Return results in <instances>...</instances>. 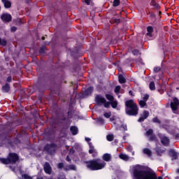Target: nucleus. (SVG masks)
Returning <instances> with one entry per match:
<instances>
[{
    "label": "nucleus",
    "instance_id": "6e6552de",
    "mask_svg": "<svg viewBox=\"0 0 179 179\" xmlns=\"http://www.w3.org/2000/svg\"><path fill=\"white\" fill-rule=\"evenodd\" d=\"M159 138L161 139V143L163 145L169 146L170 143V140L169 137H166L164 135L159 136Z\"/></svg>",
    "mask_w": 179,
    "mask_h": 179
},
{
    "label": "nucleus",
    "instance_id": "473e14b6",
    "mask_svg": "<svg viewBox=\"0 0 179 179\" xmlns=\"http://www.w3.org/2000/svg\"><path fill=\"white\" fill-rule=\"evenodd\" d=\"M22 179H33L32 177L29 176L28 175H22Z\"/></svg>",
    "mask_w": 179,
    "mask_h": 179
},
{
    "label": "nucleus",
    "instance_id": "3c124183",
    "mask_svg": "<svg viewBox=\"0 0 179 179\" xmlns=\"http://www.w3.org/2000/svg\"><path fill=\"white\" fill-rule=\"evenodd\" d=\"M131 155H134V151H133V152H131Z\"/></svg>",
    "mask_w": 179,
    "mask_h": 179
},
{
    "label": "nucleus",
    "instance_id": "09e8293b",
    "mask_svg": "<svg viewBox=\"0 0 179 179\" xmlns=\"http://www.w3.org/2000/svg\"><path fill=\"white\" fill-rule=\"evenodd\" d=\"M155 1H152V6H155Z\"/></svg>",
    "mask_w": 179,
    "mask_h": 179
},
{
    "label": "nucleus",
    "instance_id": "7ed1b4c3",
    "mask_svg": "<svg viewBox=\"0 0 179 179\" xmlns=\"http://www.w3.org/2000/svg\"><path fill=\"white\" fill-rule=\"evenodd\" d=\"M126 113L131 116H135L138 114V108L136 103L133 100H128L126 101Z\"/></svg>",
    "mask_w": 179,
    "mask_h": 179
},
{
    "label": "nucleus",
    "instance_id": "37998d69",
    "mask_svg": "<svg viewBox=\"0 0 179 179\" xmlns=\"http://www.w3.org/2000/svg\"><path fill=\"white\" fill-rule=\"evenodd\" d=\"M39 52L41 54L44 53V48L40 49Z\"/></svg>",
    "mask_w": 179,
    "mask_h": 179
},
{
    "label": "nucleus",
    "instance_id": "cd10ccee",
    "mask_svg": "<svg viewBox=\"0 0 179 179\" xmlns=\"http://www.w3.org/2000/svg\"><path fill=\"white\" fill-rule=\"evenodd\" d=\"M67 170L68 171H69V170L76 171V166H74V165H70V166H68Z\"/></svg>",
    "mask_w": 179,
    "mask_h": 179
},
{
    "label": "nucleus",
    "instance_id": "c9c22d12",
    "mask_svg": "<svg viewBox=\"0 0 179 179\" xmlns=\"http://www.w3.org/2000/svg\"><path fill=\"white\" fill-rule=\"evenodd\" d=\"M92 1V0H85V4L90 6V5H91Z\"/></svg>",
    "mask_w": 179,
    "mask_h": 179
},
{
    "label": "nucleus",
    "instance_id": "f704fd0d",
    "mask_svg": "<svg viewBox=\"0 0 179 179\" xmlns=\"http://www.w3.org/2000/svg\"><path fill=\"white\" fill-rule=\"evenodd\" d=\"M132 53H133V55H139V51L137 50H133Z\"/></svg>",
    "mask_w": 179,
    "mask_h": 179
},
{
    "label": "nucleus",
    "instance_id": "412c9836",
    "mask_svg": "<svg viewBox=\"0 0 179 179\" xmlns=\"http://www.w3.org/2000/svg\"><path fill=\"white\" fill-rule=\"evenodd\" d=\"M10 90V87L8 84H6L3 87H2V90L3 92L7 93L9 92Z\"/></svg>",
    "mask_w": 179,
    "mask_h": 179
},
{
    "label": "nucleus",
    "instance_id": "5701e85b",
    "mask_svg": "<svg viewBox=\"0 0 179 179\" xmlns=\"http://www.w3.org/2000/svg\"><path fill=\"white\" fill-rule=\"evenodd\" d=\"M149 87H150V90H152V91L155 90L156 87L155 86V83L154 82H150Z\"/></svg>",
    "mask_w": 179,
    "mask_h": 179
},
{
    "label": "nucleus",
    "instance_id": "dca6fc26",
    "mask_svg": "<svg viewBox=\"0 0 179 179\" xmlns=\"http://www.w3.org/2000/svg\"><path fill=\"white\" fill-rule=\"evenodd\" d=\"M145 136L150 138V140H152V130L148 129V131L145 133Z\"/></svg>",
    "mask_w": 179,
    "mask_h": 179
},
{
    "label": "nucleus",
    "instance_id": "a878e982",
    "mask_svg": "<svg viewBox=\"0 0 179 179\" xmlns=\"http://www.w3.org/2000/svg\"><path fill=\"white\" fill-rule=\"evenodd\" d=\"M120 3V0H114L113 1V6L114 7L119 6Z\"/></svg>",
    "mask_w": 179,
    "mask_h": 179
},
{
    "label": "nucleus",
    "instance_id": "de8ad7c7",
    "mask_svg": "<svg viewBox=\"0 0 179 179\" xmlns=\"http://www.w3.org/2000/svg\"><path fill=\"white\" fill-rule=\"evenodd\" d=\"M66 160H67L68 162H71V159H70V158H69V156H67Z\"/></svg>",
    "mask_w": 179,
    "mask_h": 179
},
{
    "label": "nucleus",
    "instance_id": "6ab92c4d",
    "mask_svg": "<svg viewBox=\"0 0 179 179\" xmlns=\"http://www.w3.org/2000/svg\"><path fill=\"white\" fill-rule=\"evenodd\" d=\"M71 132H72L73 135L78 134V127H71Z\"/></svg>",
    "mask_w": 179,
    "mask_h": 179
},
{
    "label": "nucleus",
    "instance_id": "9b49d317",
    "mask_svg": "<svg viewBox=\"0 0 179 179\" xmlns=\"http://www.w3.org/2000/svg\"><path fill=\"white\" fill-rule=\"evenodd\" d=\"M178 105H179L178 99L176 98H174L173 101H172L171 104L172 110L176 111V110H178Z\"/></svg>",
    "mask_w": 179,
    "mask_h": 179
},
{
    "label": "nucleus",
    "instance_id": "79ce46f5",
    "mask_svg": "<svg viewBox=\"0 0 179 179\" xmlns=\"http://www.w3.org/2000/svg\"><path fill=\"white\" fill-rule=\"evenodd\" d=\"M11 80H12L11 77H8V78H7V81H8V83H10V82H11Z\"/></svg>",
    "mask_w": 179,
    "mask_h": 179
},
{
    "label": "nucleus",
    "instance_id": "603ef678",
    "mask_svg": "<svg viewBox=\"0 0 179 179\" xmlns=\"http://www.w3.org/2000/svg\"><path fill=\"white\" fill-rule=\"evenodd\" d=\"M157 179H162V177H159L157 178Z\"/></svg>",
    "mask_w": 179,
    "mask_h": 179
},
{
    "label": "nucleus",
    "instance_id": "f8f14e48",
    "mask_svg": "<svg viewBox=\"0 0 179 179\" xmlns=\"http://www.w3.org/2000/svg\"><path fill=\"white\" fill-rule=\"evenodd\" d=\"M111 159H112L111 155L108 153H105L102 156V159L107 162H110Z\"/></svg>",
    "mask_w": 179,
    "mask_h": 179
},
{
    "label": "nucleus",
    "instance_id": "bf43d9fd",
    "mask_svg": "<svg viewBox=\"0 0 179 179\" xmlns=\"http://www.w3.org/2000/svg\"><path fill=\"white\" fill-rule=\"evenodd\" d=\"M115 179H117V178H115Z\"/></svg>",
    "mask_w": 179,
    "mask_h": 179
},
{
    "label": "nucleus",
    "instance_id": "aec40b11",
    "mask_svg": "<svg viewBox=\"0 0 179 179\" xmlns=\"http://www.w3.org/2000/svg\"><path fill=\"white\" fill-rule=\"evenodd\" d=\"M143 153H144V155H146L148 157L152 156V151H150V150L148 149V148H144L143 149Z\"/></svg>",
    "mask_w": 179,
    "mask_h": 179
},
{
    "label": "nucleus",
    "instance_id": "423d86ee",
    "mask_svg": "<svg viewBox=\"0 0 179 179\" xmlns=\"http://www.w3.org/2000/svg\"><path fill=\"white\" fill-rule=\"evenodd\" d=\"M18 160V156L15 153H10L8 159L1 158L0 161L3 164H15Z\"/></svg>",
    "mask_w": 179,
    "mask_h": 179
},
{
    "label": "nucleus",
    "instance_id": "ddd939ff",
    "mask_svg": "<svg viewBox=\"0 0 179 179\" xmlns=\"http://www.w3.org/2000/svg\"><path fill=\"white\" fill-rule=\"evenodd\" d=\"M44 171L45 173L50 174L52 172V168H50V164L46 163L44 165Z\"/></svg>",
    "mask_w": 179,
    "mask_h": 179
},
{
    "label": "nucleus",
    "instance_id": "c85d7f7f",
    "mask_svg": "<svg viewBox=\"0 0 179 179\" xmlns=\"http://www.w3.org/2000/svg\"><path fill=\"white\" fill-rule=\"evenodd\" d=\"M106 138H107V141H113V136L111 134H109L108 136H107Z\"/></svg>",
    "mask_w": 179,
    "mask_h": 179
},
{
    "label": "nucleus",
    "instance_id": "20e7f679",
    "mask_svg": "<svg viewBox=\"0 0 179 179\" xmlns=\"http://www.w3.org/2000/svg\"><path fill=\"white\" fill-rule=\"evenodd\" d=\"M95 100L98 104L102 103L106 108H109V107H110V104L111 107L113 108H115L117 106V101H111V102L109 103L108 101H106V100L102 96L100 95L96 96Z\"/></svg>",
    "mask_w": 179,
    "mask_h": 179
},
{
    "label": "nucleus",
    "instance_id": "ea45409f",
    "mask_svg": "<svg viewBox=\"0 0 179 179\" xmlns=\"http://www.w3.org/2000/svg\"><path fill=\"white\" fill-rule=\"evenodd\" d=\"M114 22L119 24L120 23V20L119 19H113Z\"/></svg>",
    "mask_w": 179,
    "mask_h": 179
},
{
    "label": "nucleus",
    "instance_id": "4c0bfd02",
    "mask_svg": "<svg viewBox=\"0 0 179 179\" xmlns=\"http://www.w3.org/2000/svg\"><path fill=\"white\" fill-rule=\"evenodd\" d=\"M13 171L14 172H15V173H17V171H18V172H20V173H22V169H13Z\"/></svg>",
    "mask_w": 179,
    "mask_h": 179
},
{
    "label": "nucleus",
    "instance_id": "393cba45",
    "mask_svg": "<svg viewBox=\"0 0 179 179\" xmlns=\"http://www.w3.org/2000/svg\"><path fill=\"white\" fill-rule=\"evenodd\" d=\"M139 106L141 108H143L146 106V101L140 100L139 101Z\"/></svg>",
    "mask_w": 179,
    "mask_h": 179
},
{
    "label": "nucleus",
    "instance_id": "39448f33",
    "mask_svg": "<svg viewBox=\"0 0 179 179\" xmlns=\"http://www.w3.org/2000/svg\"><path fill=\"white\" fill-rule=\"evenodd\" d=\"M110 121H114L113 127H115L116 129L120 130L122 132L127 131V125L123 124L121 121V119H120L119 117L116 118L115 120L113 117H110Z\"/></svg>",
    "mask_w": 179,
    "mask_h": 179
},
{
    "label": "nucleus",
    "instance_id": "4468645a",
    "mask_svg": "<svg viewBox=\"0 0 179 179\" xmlns=\"http://www.w3.org/2000/svg\"><path fill=\"white\" fill-rule=\"evenodd\" d=\"M170 156H171L174 159H176L179 156V153H176L174 150H171L169 152Z\"/></svg>",
    "mask_w": 179,
    "mask_h": 179
},
{
    "label": "nucleus",
    "instance_id": "72a5a7b5",
    "mask_svg": "<svg viewBox=\"0 0 179 179\" xmlns=\"http://www.w3.org/2000/svg\"><path fill=\"white\" fill-rule=\"evenodd\" d=\"M142 99H143V101H146V100L148 99V95H147V94H143V95L142 96Z\"/></svg>",
    "mask_w": 179,
    "mask_h": 179
},
{
    "label": "nucleus",
    "instance_id": "4d7b16f0",
    "mask_svg": "<svg viewBox=\"0 0 179 179\" xmlns=\"http://www.w3.org/2000/svg\"><path fill=\"white\" fill-rule=\"evenodd\" d=\"M178 172L179 173V169L178 170Z\"/></svg>",
    "mask_w": 179,
    "mask_h": 179
},
{
    "label": "nucleus",
    "instance_id": "864d4df0",
    "mask_svg": "<svg viewBox=\"0 0 179 179\" xmlns=\"http://www.w3.org/2000/svg\"><path fill=\"white\" fill-rule=\"evenodd\" d=\"M45 39V37L43 36V37H42V40H44Z\"/></svg>",
    "mask_w": 179,
    "mask_h": 179
},
{
    "label": "nucleus",
    "instance_id": "bb28decb",
    "mask_svg": "<svg viewBox=\"0 0 179 179\" xmlns=\"http://www.w3.org/2000/svg\"><path fill=\"white\" fill-rule=\"evenodd\" d=\"M106 99L107 100H109L110 101H114L113 99V96L110 94H106Z\"/></svg>",
    "mask_w": 179,
    "mask_h": 179
},
{
    "label": "nucleus",
    "instance_id": "49530a36",
    "mask_svg": "<svg viewBox=\"0 0 179 179\" xmlns=\"http://www.w3.org/2000/svg\"><path fill=\"white\" fill-rule=\"evenodd\" d=\"M85 141H87V143H89L90 141H91V138H85Z\"/></svg>",
    "mask_w": 179,
    "mask_h": 179
},
{
    "label": "nucleus",
    "instance_id": "2f4dec72",
    "mask_svg": "<svg viewBox=\"0 0 179 179\" xmlns=\"http://www.w3.org/2000/svg\"><path fill=\"white\" fill-rule=\"evenodd\" d=\"M110 116H111V112H108V113H104V117H106L107 119L110 117Z\"/></svg>",
    "mask_w": 179,
    "mask_h": 179
},
{
    "label": "nucleus",
    "instance_id": "c03bdc74",
    "mask_svg": "<svg viewBox=\"0 0 179 179\" xmlns=\"http://www.w3.org/2000/svg\"><path fill=\"white\" fill-rule=\"evenodd\" d=\"M93 90V88L92 87H90L87 88L88 92H92Z\"/></svg>",
    "mask_w": 179,
    "mask_h": 179
},
{
    "label": "nucleus",
    "instance_id": "9d476101",
    "mask_svg": "<svg viewBox=\"0 0 179 179\" xmlns=\"http://www.w3.org/2000/svg\"><path fill=\"white\" fill-rule=\"evenodd\" d=\"M1 20L3 21V22H9L11 21L12 17L11 15L7 13L3 14L1 16Z\"/></svg>",
    "mask_w": 179,
    "mask_h": 179
},
{
    "label": "nucleus",
    "instance_id": "1a4fd4ad",
    "mask_svg": "<svg viewBox=\"0 0 179 179\" xmlns=\"http://www.w3.org/2000/svg\"><path fill=\"white\" fill-rule=\"evenodd\" d=\"M150 115V113L148 110H144L143 113H142L141 116H140L139 119H138V122H143L146 120V118L148 117V115Z\"/></svg>",
    "mask_w": 179,
    "mask_h": 179
},
{
    "label": "nucleus",
    "instance_id": "f3484780",
    "mask_svg": "<svg viewBox=\"0 0 179 179\" xmlns=\"http://www.w3.org/2000/svg\"><path fill=\"white\" fill-rule=\"evenodd\" d=\"M118 82H120V84L125 83L126 79L123 76L120 75V76H118Z\"/></svg>",
    "mask_w": 179,
    "mask_h": 179
},
{
    "label": "nucleus",
    "instance_id": "a211bd4d",
    "mask_svg": "<svg viewBox=\"0 0 179 179\" xmlns=\"http://www.w3.org/2000/svg\"><path fill=\"white\" fill-rule=\"evenodd\" d=\"M120 159L125 162H127L129 160V156L125 154H120Z\"/></svg>",
    "mask_w": 179,
    "mask_h": 179
},
{
    "label": "nucleus",
    "instance_id": "2eb2a0df",
    "mask_svg": "<svg viewBox=\"0 0 179 179\" xmlns=\"http://www.w3.org/2000/svg\"><path fill=\"white\" fill-rule=\"evenodd\" d=\"M1 2L3 3V6H5L6 8H9L11 6V3L10 1L7 0H1Z\"/></svg>",
    "mask_w": 179,
    "mask_h": 179
},
{
    "label": "nucleus",
    "instance_id": "58836bf2",
    "mask_svg": "<svg viewBox=\"0 0 179 179\" xmlns=\"http://www.w3.org/2000/svg\"><path fill=\"white\" fill-rule=\"evenodd\" d=\"M10 30H11V32H15L16 31V27H11Z\"/></svg>",
    "mask_w": 179,
    "mask_h": 179
},
{
    "label": "nucleus",
    "instance_id": "a19ab883",
    "mask_svg": "<svg viewBox=\"0 0 179 179\" xmlns=\"http://www.w3.org/2000/svg\"><path fill=\"white\" fill-rule=\"evenodd\" d=\"M57 167H59V169H62V168L64 167V164H59L57 165Z\"/></svg>",
    "mask_w": 179,
    "mask_h": 179
},
{
    "label": "nucleus",
    "instance_id": "13d9d810",
    "mask_svg": "<svg viewBox=\"0 0 179 179\" xmlns=\"http://www.w3.org/2000/svg\"><path fill=\"white\" fill-rule=\"evenodd\" d=\"M0 10H1V6H0Z\"/></svg>",
    "mask_w": 179,
    "mask_h": 179
},
{
    "label": "nucleus",
    "instance_id": "c756f323",
    "mask_svg": "<svg viewBox=\"0 0 179 179\" xmlns=\"http://www.w3.org/2000/svg\"><path fill=\"white\" fill-rule=\"evenodd\" d=\"M0 45H3V46L6 45V41H5L4 39L1 40V39L0 38Z\"/></svg>",
    "mask_w": 179,
    "mask_h": 179
},
{
    "label": "nucleus",
    "instance_id": "f257e3e1",
    "mask_svg": "<svg viewBox=\"0 0 179 179\" xmlns=\"http://www.w3.org/2000/svg\"><path fill=\"white\" fill-rule=\"evenodd\" d=\"M133 179H157L156 176L150 172L141 171V166L138 165L133 166Z\"/></svg>",
    "mask_w": 179,
    "mask_h": 179
},
{
    "label": "nucleus",
    "instance_id": "7c9ffc66",
    "mask_svg": "<svg viewBox=\"0 0 179 179\" xmlns=\"http://www.w3.org/2000/svg\"><path fill=\"white\" fill-rule=\"evenodd\" d=\"M120 90H121V87L120 86H116L115 89L114 90V92L119 93Z\"/></svg>",
    "mask_w": 179,
    "mask_h": 179
},
{
    "label": "nucleus",
    "instance_id": "6e6d98bb",
    "mask_svg": "<svg viewBox=\"0 0 179 179\" xmlns=\"http://www.w3.org/2000/svg\"><path fill=\"white\" fill-rule=\"evenodd\" d=\"M38 179H43V178H38Z\"/></svg>",
    "mask_w": 179,
    "mask_h": 179
},
{
    "label": "nucleus",
    "instance_id": "0eeeda50",
    "mask_svg": "<svg viewBox=\"0 0 179 179\" xmlns=\"http://www.w3.org/2000/svg\"><path fill=\"white\" fill-rule=\"evenodd\" d=\"M165 129L167 130L168 133L173 135L176 138L179 137V129L176 127H167L165 128Z\"/></svg>",
    "mask_w": 179,
    "mask_h": 179
},
{
    "label": "nucleus",
    "instance_id": "8fccbe9b",
    "mask_svg": "<svg viewBox=\"0 0 179 179\" xmlns=\"http://www.w3.org/2000/svg\"><path fill=\"white\" fill-rule=\"evenodd\" d=\"M129 94H130V95H132V92L131 91L129 92Z\"/></svg>",
    "mask_w": 179,
    "mask_h": 179
},
{
    "label": "nucleus",
    "instance_id": "f03ea898",
    "mask_svg": "<svg viewBox=\"0 0 179 179\" xmlns=\"http://www.w3.org/2000/svg\"><path fill=\"white\" fill-rule=\"evenodd\" d=\"M106 166V162L101 159L91 160L87 162V167L91 171H99Z\"/></svg>",
    "mask_w": 179,
    "mask_h": 179
},
{
    "label": "nucleus",
    "instance_id": "4be33fe9",
    "mask_svg": "<svg viewBox=\"0 0 179 179\" xmlns=\"http://www.w3.org/2000/svg\"><path fill=\"white\" fill-rule=\"evenodd\" d=\"M152 30L153 29L152 27H148V33L146 34V36H148L149 37H152Z\"/></svg>",
    "mask_w": 179,
    "mask_h": 179
},
{
    "label": "nucleus",
    "instance_id": "a18cd8bd",
    "mask_svg": "<svg viewBox=\"0 0 179 179\" xmlns=\"http://www.w3.org/2000/svg\"><path fill=\"white\" fill-rule=\"evenodd\" d=\"M98 120L99 121V122H104V120H103V119L101 118V117H99L98 118Z\"/></svg>",
    "mask_w": 179,
    "mask_h": 179
},
{
    "label": "nucleus",
    "instance_id": "5fc2aeb1",
    "mask_svg": "<svg viewBox=\"0 0 179 179\" xmlns=\"http://www.w3.org/2000/svg\"><path fill=\"white\" fill-rule=\"evenodd\" d=\"M73 160H74V162H76V159H73Z\"/></svg>",
    "mask_w": 179,
    "mask_h": 179
},
{
    "label": "nucleus",
    "instance_id": "e433bc0d",
    "mask_svg": "<svg viewBox=\"0 0 179 179\" xmlns=\"http://www.w3.org/2000/svg\"><path fill=\"white\" fill-rule=\"evenodd\" d=\"M154 71L155 73H157V72L160 71V67H155L154 68Z\"/></svg>",
    "mask_w": 179,
    "mask_h": 179
},
{
    "label": "nucleus",
    "instance_id": "b1692460",
    "mask_svg": "<svg viewBox=\"0 0 179 179\" xmlns=\"http://www.w3.org/2000/svg\"><path fill=\"white\" fill-rule=\"evenodd\" d=\"M88 145H90V150H88V152H90V154L93 153V152L94 151V146L92 145V143H88Z\"/></svg>",
    "mask_w": 179,
    "mask_h": 179
}]
</instances>
